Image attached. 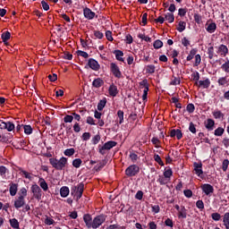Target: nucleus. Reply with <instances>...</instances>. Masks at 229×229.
I'll list each match as a JSON object with an SVG mask.
<instances>
[{
    "mask_svg": "<svg viewBox=\"0 0 229 229\" xmlns=\"http://www.w3.org/2000/svg\"><path fill=\"white\" fill-rule=\"evenodd\" d=\"M51 165L56 169V171H63L65 165L68 164V158L62 157L59 160L57 158L51 157L49 159Z\"/></svg>",
    "mask_w": 229,
    "mask_h": 229,
    "instance_id": "nucleus-1",
    "label": "nucleus"
},
{
    "mask_svg": "<svg viewBox=\"0 0 229 229\" xmlns=\"http://www.w3.org/2000/svg\"><path fill=\"white\" fill-rule=\"evenodd\" d=\"M140 171V168L138 165H131L125 170V174L128 178H133V176H137Z\"/></svg>",
    "mask_w": 229,
    "mask_h": 229,
    "instance_id": "nucleus-2",
    "label": "nucleus"
},
{
    "mask_svg": "<svg viewBox=\"0 0 229 229\" xmlns=\"http://www.w3.org/2000/svg\"><path fill=\"white\" fill-rule=\"evenodd\" d=\"M117 145V142L116 141H114V140H109L107 142H106L104 144V146H101L99 145L98 146V152L101 154V155H105L106 152V150H110L112 149L114 147H115Z\"/></svg>",
    "mask_w": 229,
    "mask_h": 229,
    "instance_id": "nucleus-3",
    "label": "nucleus"
},
{
    "mask_svg": "<svg viewBox=\"0 0 229 229\" xmlns=\"http://www.w3.org/2000/svg\"><path fill=\"white\" fill-rule=\"evenodd\" d=\"M106 216L105 215L97 216L93 219L91 229H98L106 221Z\"/></svg>",
    "mask_w": 229,
    "mask_h": 229,
    "instance_id": "nucleus-4",
    "label": "nucleus"
},
{
    "mask_svg": "<svg viewBox=\"0 0 229 229\" xmlns=\"http://www.w3.org/2000/svg\"><path fill=\"white\" fill-rule=\"evenodd\" d=\"M140 88L143 89L142 98H143L144 102H147L148 101V92L149 90V84H148L147 79H145V80H143L142 81L140 82Z\"/></svg>",
    "mask_w": 229,
    "mask_h": 229,
    "instance_id": "nucleus-5",
    "label": "nucleus"
},
{
    "mask_svg": "<svg viewBox=\"0 0 229 229\" xmlns=\"http://www.w3.org/2000/svg\"><path fill=\"white\" fill-rule=\"evenodd\" d=\"M31 192L33 193V197L35 199H38V201H40L42 198V190L38 184H33L31 186Z\"/></svg>",
    "mask_w": 229,
    "mask_h": 229,
    "instance_id": "nucleus-6",
    "label": "nucleus"
},
{
    "mask_svg": "<svg viewBox=\"0 0 229 229\" xmlns=\"http://www.w3.org/2000/svg\"><path fill=\"white\" fill-rule=\"evenodd\" d=\"M110 70L115 78H117V79L123 78L119 66L115 63L110 64Z\"/></svg>",
    "mask_w": 229,
    "mask_h": 229,
    "instance_id": "nucleus-7",
    "label": "nucleus"
},
{
    "mask_svg": "<svg viewBox=\"0 0 229 229\" xmlns=\"http://www.w3.org/2000/svg\"><path fill=\"white\" fill-rule=\"evenodd\" d=\"M203 164L202 163H193V171H195V174L199 176V178H203Z\"/></svg>",
    "mask_w": 229,
    "mask_h": 229,
    "instance_id": "nucleus-8",
    "label": "nucleus"
},
{
    "mask_svg": "<svg viewBox=\"0 0 229 229\" xmlns=\"http://www.w3.org/2000/svg\"><path fill=\"white\" fill-rule=\"evenodd\" d=\"M0 129L7 130L8 131H12L15 129V125L12 122H3L0 120Z\"/></svg>",
    "mask_w": 229,
    "mask_h": 229,
    "instance_id": "nucleus-9",
    "label": "nucleus"
},
{
    "mask_svg": "<svg viewBox=\"0 0 229 229\" xmlns=\"http://www.w3.org/2000/svg\"><path fill=\"white\" fill-rule=\"evenodd\" d=\"M200 189H202V192H204L206 196H209V194H213L214 192V187L208 183L202 184Z\"/></svg>",
    "mask_w": 229,
    "mask_h": 229,
    "instance_id": "nucleus-10",
    "label": "nucleus"
},
{
    "mask_svg": "<svg viewBox=\"0 0 229 229\" xmlns=\"http://www.w3.org/2000/svg\"><path fill=\"white\" fill-rule=\"evenodd\" d=\"M88 65L93 70V71H99L100 69V64H98V61H96L93 58H90L88 62Z\"/></svg>",
    "mask_w": 229,
    "mask_h": 229,
    "instance_id": "nucleus-11",
    "label": "nucleus"
},
{
    "mask_svg": "<svg viewBox=\"0 0 229 229\" xmlns=\"http://www.w3.org/2000/svg\"><path fill=\"white\" fill-rule=\"evenodd\" d=\"M83 221L85 222L86 226L88 227V229L92 228L93 220H92V216L90 214H85L83 216Z\"/></svg>",
    "mask_w": 229,
    "mask_h": 229,
    "instance_id": "nucleus-12",
    "label": "nucleus"
},
{
    "mask_svg": "<svg viewBox=\"0 0 229 229\" xmlns=\"http://www.w3.org/2000/svg\"><path fill=\"white\" fill-rule=\"evenodd\" d=\"M83 14L84 17L88 20H93L96 16V13L88 7L84 8Z\"/></svg>",
    "mask_w": 229,
    "mask_h": 229,
    "instance_id": "nucleus-13",
    "label": "nucleus"
},
{
    "mask_svg": "<svg viewBox=\"0 0 229 229\" xmlns=\"http://www.w3.org/2000/svg\"><path fill=\"white\" fill-rule=\"evenodd\" d=\"M26 205L25 199L23 197H18L16 200L14 201V208L19 210V208H21V207H24Z\"/></svg>",
    "mask_w": 229,
    "mask_h": 229,
    "instance_id": "nucleus-14",
    "label": "nucleus"
},
{
    "mask_svg": "<svg viewBox=\"0 0 229 229\" xmlns=\"http://www.w3.org/2000/svg\"><path fill=\"white\" fill-rule=\"evenodd\" d=\"M204 125L208 131H211L214 130L215 121L213 119L208 118L204 122Z\"/></svg>",
    "mask_w": 229,
    "mask_h": 229,
    "instance_id": "nucleus-15",
    "label": "nucleus"
},
{
    "mask_svg": "<svg viewBox=\"0 0 229 229\" xmlns=\"http://www.w3.org/2000/svg\"><path fill=\"white\" fill-rule=\"evenodd\" d=\"M9 191L11 196H15L18 192V183H14L13 182H10L9 184Z\"/></svg>",
    "mask_w": 229,
    "mask_h": 229,
    "instance_id": "nucleus-16",
    "label": "nucleus"
},
{
    "mask_svg": "<svg viewBox=\"0 0 229 229\" xmlns=\"http://www.w3.org/2000/svg\"><path fill=\"white\" fill-rule=\"evenodd\" d=\"M182 132L181 130L177 129H174L172 131H170V137L174 138L177 137V140H181L182 138Z\"/></svg>",
    "mask_w": 229,
    "mask_h": 229,
    "instance_id": "nucleus-17",
    "label": "nucleus"
},
{
    "mask_svg": "<svg viewBox=\"0 0 229 229\" xmlns=\"http://www.w3.org/2000/svg\"><path fill=\"white\" fill-rule=\"evenodd\" d=\"M217 53H220V55L226 56L229 53V49L225 45H220L217 48Z\"/></svg>",
    "mask_w": 229,
    "mask_h": 229,
    "instance_id": "nucleus-18",
    "label": "nucleus"
},
{
    "mask_svg": "<svg viewBox=\"0 0 229 229\" xmlns=\"http://www.w3.org/2000/svg\"><path fill=\"white\" fill-rule=\"evenodd\" d=\"M178 212L179 214L177 215V217H179V219H186L187 209L184 206H181V209Z\"/></svg>",
    "mask_w": 229,
    "mask_h": 229,
    "instance_id": "nucleus-19",
    "label": "nucleus"
},
{
    "mask_svg": "<svg viewBox=\"0 0 229 229\" xmlns=\"http://www.w3.org/2000/svg\"><path fill=\"white\" fill-rule=\"evenodd\" d=\"M18 171H20V174L21 176H24L27 180L31 181L32 180V174L28 173L27 171L23 170L21 167H18Z\"/></svg>",
    "mask_w": 229,
    "mask_h": 229,
    "instance_id": "nucleus-20",
    "label": "nucleus"
},
{
    "mask_svg": "<svg viewBox=\"0 0 229 229\" xmlns=\"http://www.w3.org/2000/svg\"><path fill=\"white\" fill-rule=\"evenodd\" d=\"M114 55H115V58L116 60L125 63L124 59L123 58V56L124 55L123 52L121 50H114Z\"/></svg>",
    "mask_w": 229,
    "mask_h": 229,
    "instance_id": "nucleus-21",
    "label": "nucleus"
},
{
    "mask_svg": "<svg viewBox=\"0 0 229 229\" xmlns=\"http://www.w3.org/2000/svg\"><path fill=\"white\" fill-rule=\"evenodd\" d=\"M223 225L225 229H229V212L223 215Z\"/></svg>",
    "mask_w": 229,
    "mask_h": 229,
    "instance_id": "nucleus-22",
    "label": "nucleus"
},
{
    "mask_svg": "<svg viewBox=\"0 0 229 229\" xmlns=\"http://www.w3.org/2000/svg\"><path fill=\"white\" fill-rule=\"evenodd\" d=\"M104 81L101 78L95 79L92 82L94 88L99 89L104 85Z\"/></svg>",
    "mask_w": 229,
    "mask_h": 229,
    "instance_id": "nucleus-23",
    "label": "nucleus"
},
{
    "mask_svg": "<svg viewBox=\"0 0 229 229\" xmlns=\"http://www.w3.org/2000/svg\"><path fill=\"white\" fill-rule=\"evenodd\" d=\"M169 182L170 180L164 175H159V178H157V183H159V185H167Z\"/></svg>",
    "mask_w": 229,
    "mask_h": 229,
    "instance_id": "nucleus-24",
    "label": "nucleus"
},
{
    "mask_svg": "<svg viewBox=\"0 0 229 229\" xmlns=\"http://www.w3.org/2000/svg\"><path fill=\"white\" fill-rule=\"evenodd\" d=\"M211 82L209 79H206L205 81H199V87H202L203 89H208L209 88Z\"/></svg>",
    "mask_w": 229,
    "mask_h": 229,
    "instance_id": "nucleus-25",
    "label": "nucleus"
},
{
    "mask_svg": "<svg viewBox=\"0 0 229 229\" xmlns=\"http://www.w3.org/2000/svg\"><path fill=\"white\" fill-rule=\"evenodd\" d=\"M60 194L62 198H67L70 194V189L67 186H63L60 190Z\"/></svg>",
    "mask_w": 229,
    "mask_h": 229,
    "instance_id": "nucleus-26",
    "label": "nucleus"
},
{
    "mask_svg": "<svg viewBox=\"0 0 229 229\" xmlns=\"http://www.w3.org/2000/svg\"><path fill=\"white\" fill-rule=\"evenodd\" d=\"M216 28H217L216 24L215 22H211L206 28V31L212 34L216 30Z\"/></svg>",
    "mask_w": 229,
    "mask_h": 229,
    "instance_id": "nucleus-27",
    "label": "nucleus"
},
{
    "mask_svg": "<svg viewBox=\"0 0 229 229\" xmlns=\"http://www.w3.org/2000/svg\"><path fill=\"white\" fill-rule=\"evenodd\" d=\"M109 94L112 96V97H116L117 94H118V89L117 87L114 85V84H112L110 87H109Z\"/></svg>",
    "mask_w": 229,
    "mask_h": 229,
    "instance_id": "nucleus-28",
    "label": "nucleus"
},
{
    "mask_svg": "<svg viewBox=\"0 0 229 229\" xmlns=\"http://www.w3.org/2000/svg\"><path fill=\"white\" fill-rule=\"evenodd\" d=\"M38 183H39L41 189H43V191L45 192H47V191H48V184L47 183V182L45 181L44 178L40 177L39 181H38Z\"/></svg>",
    "mask_w": 229,
    "mask_h": 229,
    "instance_id": "nucleus-29",
    "label": "nucleus"
},
{
    "mask_svg": "<svg viewBox=\"0 0 229 229\" xmlns=\"http://www.w3.org/2000/svg\"><path fill=\"white\" fill-rule=\"evenodd\" d=\"M212 115L215 119H224L225 114L222 113V111L215 110L212 112Z\"/></svg>",
    "mask_w": 229,
    "mask_h": 229,
    "instance_id": "nucleus-30",
    "label": "nucleus"
},
{
    "mask_svg": "<svg viewBox=\"0 0 229 229\" xmlns=\"http://www.w3.org/2000/svg\"><path fill=\"white\" fill-rule=\"evenodd\" d=\"M93 39H102L104 38V33L99 30H93V36H91Z\"/></svg>",
    "mask_w": 229,
    "mask_h": 229,
    "instance_id": "nucleus-31",
    "label": "nucleus"
},
{
    "mask_svg": "<svg viewBox=\"0 0 229 229\" xmlns=\"http://www.w3.org/2000/svg\"><path fill=\"white\" fill-rule=\"evenodd\" d=\"M163 176L167 178L168 180H171V177L173 176V170L172 168H165V172H163Z\"/></svg>",
    "mask_w": 229,
    "mask_h": 229,
    "instance_id": "nucleus-32",
    "label": "nucleus"
},
{
    "mask_svg": "<svg viewBox=\"0 0 229 229\" xmlns=\"http://www.w3.org/2000/svg\"><path fill=\"white\" fill-rule=\"evenodd\" d=\"M9 223L13 229H20V224L16 218L10 219Z\"/></svg>",
    "mask_w": 229,
    "mask_h": 229,
    "instance_id": "nucleus-33",
    "label": "nucleus"
},
{
    "mask_svg": "<svg viewBox=\"0 0 229 229\" xmlns=\"http://www.w3.org/2000/svg\"><path fill=\"white\" fill-rule=\"evenodd\" d=\"M106 103H107V100H106V98H103V99H101V100L99 101V103L98 104V111H102V110L104 109V107L106 106Z\"/></svg>",
    "mask_w": 229,
    "mask_h": 229,
    "instance_id": "nucleus-34",
    "label": "nucleus"
},
{
    "mask_svg": "<svg viewBox=\"0 0 229 229\" xmlns=\"http://www.w3.org/2000/svg\"><path fill=\"white\" fill-rule=\"evenodd\" d=\"M118 119H119V124H122L124 123V112L122 110H119L117 112Z\"/></svg>",
    "mask_w": 229,
    "mask_h": 229,
    "instance_id": "nucleus-35",
    "label": "nucleus"
},
{
    "mask_svg": "<svg viewBox=\"0 0 229 229\" xmlns=\"http://www.w3.org/2000/svg\"><path fill=\"white\" fill-rule=\"evenodd\" d=\"M225 133V129L222 127H218L214 131V135L220 137Z\"/></svg>",
    "mask_w": 229,
    "mask_h": 229,
    "instance_id": "nucleus-36",
    "label": "nucleus"
},
{
    "mask_svg": "<svg viewBox=\"0 0 229 229\" xmlns=\"http://www.w3.org/2000/svg\"><path fill=\"white\" fill-rule=\"evenodd\" d=\"M82 164V160L81 158H76L72 161L73 167H76V169H79Z\"/></svg>",
    "mask_w": 229,
    "mask_h": 229,
    "instance_id": "nucleus-37",
    "label": "nucleus"
},
{
    "mask_svg": "<svg viewBox=\"0 0 229 229\" xmlns=\"http://www.w3.org/2000/svg\"><path fill=\"white\" fill-rule=\"evenodd\" d=\"M165 19L168 21V23H173L174 21V15L173 13H166L165 14Z\"/></svg>",
    "mask_w": 229,
    "mask_h": 229,
    "instance_id": "nucleus-38",
    "label": "nucleus"
},
{
    "mask_svg": "<svg viewBox=\"0 0 229 229\" xmlns=\"http://www.w3.org/2000/svg\"><path fill=\"white\" fill-rule=\"evenodd\" d=\"M186 29V22L185 21H179V27L177 28V31L179 32H182L184 31Z\"/></svg>",
    "mask_w": 229,
    "mask_h": 229,
    "instance_id": "nucleus-39",
    "label": "nucleus"
},
{
    "mask_svg": "<svg viewBox=\"0 0 229 229\" xmlns=\"http://www.w3.org/2000/svg\"><path fill=\"white\" fill-rule=\"evenodd\" d=\"M6 173H9V170L4 165H1L0 166V176H2V178H5Z\"/></svg>",
    "mask_w": 229,
    "mask_h": 229,
    "instance_id": "nucleus-40",
    "label": "nucleus"
},
{
    "mask_svg": "<svg viewBox=\"0 0 229 229\" xmlns=\"http://www.w3.org/2000/svg\"><path fill=\"white\" fill-rule=\"evenodd\" d=\"M191 78H193V81H195V85H199V72H195L193 73H191Z\"/></svg>",
    "mask_w": 229,
    "mask_h": 229,
    "instance_id": "nucleus-41",
    "label": "nucleus"
},
{
    "mask_svg": "<svg viewBox=\"0 0 229 229\" xmlns=\"http://www.w3.org/2000/svg\"><path fill=\"white\" fill-rule=\"evenodd\" d=\"M219 86H225L228 83L227 77H221L217 80Z\"/></svg>",
    "mask_w": 229,
    "mask_h": 229,
    "instance_id": "nucleus-42",
    "label": "nucleus"
},
{
    "mask_svg": "<svg viewBox=\"0 0 229 229\" xmlns=\"http://www.w3.org/2000/svg\"><path fill=\"white\" fill-rule=\"evenodd\" d=\"M156 71V67L155 65L153 64H149V65H147V68L145 69V72H147V73H154Z\"/></svg>",
    "mask_w": 229,
    "mask_h": 229,
    "instance_id": "nucleus-43",
    "label": "nucleus"
},
{
    "mask_svg": "<svg viewBox=\"0 0 229 229\" xmlns=\"http://www.w3.org/2000/svg\"><path fill=\"white\" fill-rule=\"evenodd\" d=\"M154 160L156 162H157V164H159V165H161V167H163L165 165L162 158L160 157V156L158 154L154 155Z\"/></svg>",
    "mask_w": 229,
    "mask_h": 229,
    "instance_id": "nucleus-44",
    "label": "nucleus"
},
{
    "mask_svg": "<svg viewBox=\"0 0 229 229\" xmlns=\"http://www.w3.org/2000/svg\"><path fill=\"white\" fill-rule=\"evenodd\" d=\"M3 42L5 43L7 40L10 39L11 38V33L9 31H6L4 33L2 34L1 36Z\"/></svg>",
    "mask_w": 229,
    "mask_h": 229,
    "instance_id": "nucleus-45",
    "label": "nucleus"
},
{
    "mask_svg": "<svg viewBox=\"0 0 229 229\" xmlns=\"http://www.w3.org/2000/svg\"><path fill=\"white\" fill-rule=\"evenodd\" d=\"M228 165H229V160L224 159L222 162V171H224V173H225L227 171Z\"/></svg>",
    "mask_w": 229,
    "mask_h": 229,
    "instance_id": "nucleus-46",
    "label": "nucleus"
},
{
    "mask_svg": "<svg viewBox=\"0 0 229 229\" xmlns=\"http://www.w3.org/2000/svg\"><path fill=\"white\" fill-rule=\"evenodd\" d=\"M210 216H211V219H213V221H219L222 217L221 214H219L217 212L212 213Z\"/></svg>",
    "mask_w": 229,
    "mask_h": 229,
    "instance_id": "nucleus-47",
    "label": "nucleus"
},
{
    "mask_svg": "<svg viewBox=\"0 0 229 229\" xmlns=\"http://www.w3.org/2000/svg\"><path fill=\"white\" fill-rule=\"evenodd\" d=\"M214 55H215V52H214V47H209L208 48V59H213L214 58Z\"/></svg>",
    "mask_w": 229,
    "mask_h": 229,
    "instance_id": "nucleus-48",
    "label": "nucleus"
},
{
    "mask_svg": "<svg viewBox=\"0 0 229 229\" xmlns=\"http://www.w3.org/2000/svg\"><path fill=\"white\" fill-rule=\"evenodd\" d=\"M84 187H85V184L83 182H80L77 185V191H76V193H83L84 192Z\"/></svg>",
    "mask_w": 229,
    "mask_h": 229,
    "instance_id": "nucleus-49",
    "label": "nucleus"
},
{
    "mask_svg": "<svg viewBox=\"0 0 229 229\" xmlns=\"http://www.w3.org/2000/svg\"><path fill=\"white\" fill-rule=\"evenodd\" d=\"M74 153H75V149L73 148H67L64 150V155L67 157H72V155H74Z\"/></svg>",
    "mask_w": 229,
    "mask_h": 229,
    "instance_id": "nucleus-50",
    "label": "nucleus"
},
{
    "mask_svg": "<svg viewBox=\"0 0 229 229\" xmlns=\"http://www.w3.org/2000/svg\"><path fill=\"white\" fill-rule=\"evenodd\" d=\"M153 46L156 49H159L164 46V43L161 40L157 39V40L154 41Z\"/></svg>",
    "mask_w": 229,
    "mask_h": 229,
    "instance_id": "nucleus-51",
    "label": "nucleus"
},
{
    "mask_svg": "<svg viewBox=\"0 0 229 229\" xmlns=\"http://www.w3.org/2000/svg\"><path fill=\"white\" fill-rule=\"evenodd\" d=\"M101 140V136L99 134H97L95 135L92 140H91V142L94 144V145H97Z\"/></svg>",
    "mask_w": 229,
    "mask_h": 229,
    "instance_id": "nucleus-52",
    "label": "nucleus"
},
{
    "mask_svg": "<svg viewBox=\"0 0 229 229\" xmlns=\"http://www.w3.org/2000/svg\"><path fill=\"white\" fill-rule=\"evenodd\" d=\"M221 69L229 73V60L227 62H225L224 64L221 65Z\"/></svg>",
    "mask_w": 229,
    "mask_h": 229,
    "instance_id": "nucleus-53",
    "label": "nucleus"
},
{
    "mask_svg": "<svg viewBox=\"0 0 229 229\" xmlns=\"http://www.w3.org/2000/svg\"><path fill=\"white\" fill-rule=\"evenodd\" d=\"M23 128H24V132L28 135L31 134L33 131V129L31 128L30 125H24Z\"/></svg>",
    "mask_w": 229,
    "mask_h": 229,
    "instance_id": "nucleus-54",
    "label": "nucleus"
},
{
    "mask_svg": "<svg viewBox=\"0 0 229 229\" xmlns=\"http://www.w3.org/2000/svg\"><path fill=\"white\" fill-rule=\"evenodd\" d=\"M186 111L192 114L195 111V106L193 104H188V106H186Z\"/></svg>",
    "mask_w": 229,
    "mask_h": 229,
    "instance_id": "nucleus-55",
    "label": "nucleus"
},
{
    "mask_svg": "<svg viewBox=\"0 0 229 229\" xmlns=\"http://www.w3.org/2000/svg\"><path fill=\"white\" fill-rule=\"evenodd\" d=\"M196 205H197V208H199V210H203L205 208L203 200H197Z\"/></svg>",
    "mask_w": 229,
    "mask_h": 229,
    "instance_id": "nucleus-56",
    "label": "nucleus"
},
{
    "mask_svg": "<svg viewBox=\"0 0 229 229\" xmlns=\"http://www.w3.org/2000/svg\"><path fill=\"white\" fill-rule=\"evenodd\" d=\"M193 19L195 20V22H197V24L202 23V17L199 14L193 15Z\"/></svg>",
    "mask_w": 229,
    "mask_h": 229,
    "instance_id": "nucleus-57",
    "label": "nucleus"
},
{
    "mask_svg": "<svg viewBox=\"0 0 229 229\" xmlns=\"http://www.w3.org/2000/svg\"><path fill=\"white\" fill-rule=\"evenodd\" d=\"M143 196H144V192L142 191H139L135 195V198L136 199H139L140 201H141V199H143Z\"/></svg>",
    "mask_w": 229,
    "mask_h": 229,
    "instance_id": "nucleus-58",
    "label": "nucleus"
},
{
    "mask_svg": "<svg viewBox=\"0 0 229 229\" xmlns=\"http://www.w3.org/2000/svg\"><path fill=\"white\" fill-rule=\"evenodd\" d=\"M106 37L108 41L112 42L114 40V38H113V35H112V31H110V30H107L106 32Z\"/></svg>",
    "mask_w": 229,
    "mask_h": 229,
    "instance_id": "nucleus-59",
    "label": "nucleus"
},
{
    "mask_svg": "<svg viewBox=\"0 0 229 229\" xmlns=\"http://www.w3.org/2000/svg\"><path fill=\"white\" fill-rule=\"evenodd\" d=\"M188 129L190 130V131H191V133L197 132L196 126L192 122L190 123V127Z\"/></svg>",
    "mask_w": 229,
    "mask_h": 229,
    "instance_id": "nucleus-60",
    "label": "nucleus"
},
{
    "mask_svg": "<svg viewBox=\"0 0 229 229\" xmlns=\"http://www.w3.org/2000/svg\"><path fill=\"white\" fill-rule=\"evenodd\" d=\"M138 37L147 42H151V38L145 36L144 34H140Z\"/></svg>",
    "mask_w": 229,
    "mask_h": 229,
    "instance_id": "nucleus-61",
    "label": "nucleus"
},
{
    "mask_svg": "<svg viewBox=\"0 0 229 229\" xmlns=\"http://www.w3.org/2000/svg\"><path fill=\"white\" fill-rule=\"evenodd\" d=\"M73 120V116L67 114L65 115V117L64 118V123H72Z\"/></svg>",
    "mask_w": 229,
    "mask_h": 229,
    "instance_id": "nucleus-62",
    "label": "nucleus"
},
{
    "mask_svg": "<svg viewBox=\"0 0 229 229\" xmlns=\"http://www.w3.org/2000/svg\"><path fill=\"white\" fill-rule=\"evenodd\" d=\"M90 137H91V134H90L89 132H84V133L82 134V140H83L84 141L89 140L90 139Z\"/></svg>",
    "mask_w": 229,
    "mask_h": 229,
    "instance_id": "nucleus-63",
    "label": "nucleus"
},
{
    "mask_svg": "<svg viewBox=\"0 0 229 229\" xmlns=\"http://www.w3.org/2000/svg\"><path fill=\"white\" fill-rule=\"evenodd\" d=\"M125 38L126 44L131 45L133 42V38L131 37V35L128 34Z\"/></svg>",
    "mask_w": 229,
    "mask_h": 229,
    "instance_id": "nucleus-64",
    "label": "nucleus"
}]
</instances>
